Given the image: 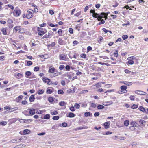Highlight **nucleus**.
Listing matches in <instances>:
<instances>
[{
	"label": "nucleus",
	"instance_id": "6ab92c4d",
	"mask_svg": "<svg viewBox=\"0 0 148 148\" xmlns=\"http://www.w3.org/2000/svg\"><path fill=\"white\" fill-rule=\"evenodd\" d=\"M47 31L46 30L41 31L39 32L38 35L40 36H42L46 33Z\"/></svg>",
	"mask_w": 148,
	"mask_h": 148
},
{
	"label": "nucleus",
	"instance_id": "5701e85b",
	"mask_svg": "<svg viewBox=\"0 0 148 148\" xmlns=\"http://www.w3.org/2000/svg\"><path fill=\"white\" fill-rule=\"evenodd\" d=\"M58 33L59 34V36H62V30L61 29H59L58 32Z\"/></svg>",
	"mask_w": 148,
	"mask_h": 148
},
{
	"label": "nucleus",
	"instance_id": "20e7f679",
	"mask_svg": "<svg viewBox=\"0 0 148 148\" xmlns=\"http://www.w3.org/2000/svg\"><path fill=\"white\" fill-rule=\"evenodd\" d=\"M135 92L136 94L138 95H147L145 94H146L145 92L141 90H136L135 91Z\"/></svg>",
	"mask_w": 148,
	"mask_h": 148
},
{
	"label": "nucleus",
	"instance_id": "ddd939ff",
	"mask_svg": "<svg viewBox=\"0 0 148 148\" xmlns=\"http://www.w3.org/2000/svg\"><path fill=\"white\" fill-rule=\"evenodd\" d=\"M103 39V38L101 36H100L98 38L97 41L100 44L102 42Z\"/></svg>",
	"mask_w": 148,
	"mask_h": 148
},
{
	"label": "nucleus",
	"instance_id": "f8f14e48",
	"mask_svg": "<svg viewBox=\"0 0 148 148\" xmlns=\"http://www.w3.org/2000/svg\"><path fill=\"white\" fill-rule=\"evenodd\" d=\"M35 99L34 95H32L29 98V101L31 102H33L34 101Z\"/></svg>",
	"mask_w": 148,
	"mask_h": 148
},
{
	"label": "nucleus",
	"instance_id": "c756f323",
	"mask_svg": "<svg viewBox=\"0 0 148 148\" xmlns=\"http://www.w3.org/2000/svg\"><path fill=\"white\" fill-rule=\"evenodd\" d=\"M1 31L3 35H5L7 34L6 30L5 28L2 29Z\"/></svg>",
	"mask_w": 148,
	"mask_h": 148
},
{
	"label": "nucleus",
	"instance_id": "c9c22d12",
	"mask_svg": "<svg viewBox=\"0 0 148 148\" xmlns=\"http://www.w3.org/2000/svg\"><path fill=\"white\" fill-rule=\"evenodd\" d=\"M127 60H136V58L135 56H132V57H129L127 58Z\"/></svg>",
	"mask_w": 148,
	"mask_h": 148
},
{
	"label": "nucleus",
	"instance_id": "5fc2aeb1",
	"mask_svg": "<svg viewBox=\"0 0 148 148\" xmlns=\"http://www.w3.org/2000/svg\"><path fill=\"white\" fill-rule=\"evenodd\" d=\"M7 124V123L5 121H2L0 123V124L2 125H5Z\"/></svg>",
	"mask_w": 148,
	"mask_h": 148
},
{
	"label": "nucleus",
	"instance_id": "4468645a",
	"mask_svg": "<svg viewBox=\"0 0 148 148\" xmlns=\"http://www.w3.org/2000/svg\"><path fill=\"white\" fill-rule=\"evenodd\" d=\"M33 14L32 13H28L26 15V17L27 18L29 19L31 18L33 16Z\"/></svg>",
	"mask_w": 148,
	"mask_h": 148
},
{
	"label": "nucleus",
	"instance_id": "bb28decb",
	"mask_svg": "<svg viewBox=\"0 0 148 148\" xmlns=\"http://www.w3.org/2000/svg\"><path fill=\"white\" fill-rule=\"evenodd\" d=\"M23 120L24 121H23V122L26 123H28L29 122H30L32 121V120L30 119H24Z\"/></svg>",
	"mask_w": 148,
	"mask_h": 148
},
{
	"label": "nucleus",
	"instance_id": "e433bc0d",
	"mask_svg": "<svg viewBox=\"0 0 148 148\" xmlns=\"http://www.w3.org/2000/svg\"><path fill=\"white\" fill-rule=\"evenodd\" d=\"M47 38H51L52 37V34L51 33H49L47 34H45Z\"/></svg>",
	"mask_w": 148,
	"mask_h": 148
},
{
	"label": "nucleus",
	"instance_id": "a19ab883",
	"mask_svg": "<svg viewBox=\"0 0 148 148\" xmlns=\"http://www.w3.org/2000/svg\"><path fill=\"white\" fill-rule=\"evenodd\" d=\"M32 64V62L30 61H28L27 62V66H30Z\"/></svg>",
	"mask_w": 148,
	"mask_h": 148
},
{
	"label": "nucleus",
	"instance_id": "0e129e2a",
	"mask_svg": "<svg viewBox=\"0 0 148 148\" xmlns=\"http://www.w3.org/2000/svg\"><path fill=\"white\" fill-rule=\"evenodd\" d=\"M74 106L76 108H79V107H80L79 105L77 103H75V104Z\"/></svg>",
	"mask_w": 148,
	"mask_h": 148
},
{
	"label": "nucleus",
	"instance_id": "de8ad7c7",
	"mask_svg": "<svg viewBox=\"0 0 148 148\" xmlns=\"http://www.w3.org/2000/svg\"><path fill=\"white\" fill-rule=\"evenodd\" d=\"M80 56H81V58H86V55L85 54H84V53H83L82 54H81L80 55Z\"/></svg>",
	"mask_w": 148,
	"mask_h": 148
},
{
	"label": "nucleus",
	"instance_id": "ea45409f",
	"mask_svg": "<svg viewBox=\"0 0 148 148\" xmlns=\"http://www.w3.org/2000/svg\"><path fill=\"white\" fill-rule=\"evenodd\" d=\"M59 118V117L58 116H55L53 117L52 119L53 120H58Z\"/></svg>",
	"mask_w": 148,
	"mask_h": 148
},
{
	"label": "nucleus",
	"instance_id": "2eb2a0df",
	"mask_svg": "<svg viewBox=\"0 0 148 148\" xmlns=\"http://www.w3.org/2000/svg\"><path fill=\"white\" fill-rule=\"evenodd\" d=\"M75 115L72 112H70L69 113L68 115L67 116L68 117L72 118L75 117Z\"/></svg>",
	"mask_w": 148,
	"mask_h": 148
},
{
	"label": "nucleus",
	"instance_id": "13d9d810",
	"mask_svg": "<svg viewBox=\"0 0 148 148\" xmlns=\"http://www.w3.org/2000/svg\"><path fill=\"white\" fill-rule=\"evenodd\" d=\"M6 6H7L9 8H10L12 10H13L14 9V7L13 6H12L11 5L8 4Z\"/></svg>",
	"mask_w": 148,
	"mask_h": 148
},
{
	"label": "nucleus",
	"instance_id": "f03ea898",
	"mask_svg": "<svg viewBox=\"0 0 148 148\" xmlns=\"http://www.w3.org/2000/svg\"><path fill=\"white\" fill-rule=\"evenodd\" d=\"M25 77H26L27 78H29L30 79L32 78V77H29V76H30L32 74V73L31 72L29 71H26L25 73ZM36 77L35 76H34L33 77V78H35Z\"/></svg>",
	"mask_w": 148,
	"mask_h": 148
},
{
	"label": "nucleus",
	"instance_id": "0eeeda50",
	"mask_svg": "<svg viewBox=\"0 0 148 148\" xmlns=\"http://www.w3.org/2000/svg\"><path fill=\"white\" fill-rule=\"evenodd\" d=\"M110 122L108 121L107 122H106L104 123V126L105 127V129L108 128L110 127Z\"/></svg>",
	"mask_w": 148,
	"mask_h": 148
},
{
	"label": "nucleus",
	"instance_id": "39448f33",
	"mask_svg": "<svg viewBox=\"0 0 148 148\" xmlns=\"http://www.w3.org/2000/svg\"><path fill=\"white\" fill-rule=\"evenodd\" d=\"M105 14H106V13L102 12L100 14H99L98 21H100L101 19L103 18Z\"/></svg>",
	"mask_w": 148,
	"mask_h": 148
},
{
	"label": "nucleus",
	"instance_id": "f257e3e1",
	"mask_svg": "<svg viewBox=\"0 0 148 148\" xmlns=\"http://www.w3.org/2000/svg\"><path fill=\"white\" fill-rule=\"evenodd\" d=\"M42 80L45 83L47 82V84L49 85H50L51 84L52 82L48 78L43 77Z\"/></svg>",
	"mask_w": 148,
	"mask_h": 148
},
{
	"label": "nucleus",
	"instance_id": "69168bd1",
	"mask_svg": "<svg viewBox=\"0 0 148 148\" xmlns=\"http://www.w3.org/2000/svg\"><path fill=\"white\" fill-rule=\"evenodd\" d=\"M130 99L131 100L134 101V97L133 95H131L130 97Z\"/></svg>",
	"mask_w": 148,
	"mask_h": 148
},
{
	"label": "nucleus",
	"instance_id": "e2e57ef3",
	"mask_svg": "<svg viewBox=\"0 0 148 148\" xmlns=\"http://www.w3.org/2000/svg\"><path fill=\"white\" fill-rule=\"evenodd\" d=\"M64 67V66L63 65H61L59 67V69L60 70H62L63 68Z\"/></svg>",
	"mask_w": 148,
	"mask_h": 148
},
{
	"label": "nucleus",
	"instance_id": "4c0bfd02",
	"mask_svg": "<svg viewBox=\"0 0 148 148\" xmlns=\"http://www.w3.org/2000/svg\"><path fill=\"white\" fill-rule=\"evenodd\" d=\"M97 88L101 87V83H98L95 85Z\"/></svg>",
	"mask_w": 148,
	"mask_h": 148
},
{
	"label": "nucleus",
	"instance_id": "b1692460",
	"mask_svg": "<svg viewBox=\"0 0 148 148\" xmlns=\"http://www.w3.org/2000/svg\"><path fill=\"white\" fill-rule=\"evenodd\" d=\"M97 108L98 109H101L104 108V106L102 105L99 104L97 106Z\"/></svg>",
	"mask_w": 148,
	"mask_h": 148
},
{
	"label": "nucleus",
	"instance_id": "6e6552de",
	"mask_svg": "<svg viewBox=\"0 0 148 148\" xmlns=\"http://www.w3.org/2000/svg\"><path fill=\"white\" fill-rule=\"evenodd\" d=\"M49 70L48 71V72L49 73H53L54 72L55 70V69L52 66H50L49 68Z\"/></svg>",
	"mask_w": 148,
	"mask_h": 148
},
{
	"label": "nucleus",
	"instance_id": "3c124183",
	"mask_svg": "<svg viewBox=\"0 0 148 148\" xmlns=\"http://www.w3.org/2000/svg\"><path fill=\"white\" fill-rule=\"evenodd\" d=\"M136 122H132L131 123L130 125H132V126H136Z\"/></svg>",
	"mask_w": 148,
	"mask_h": 148
},
{
	"label": "nucleus",
	"instance_id": "8fccbe9b",
	"mask_svg": "<svg viewBox=\"0 0 148 148\" xmlns=\"http://www.w3.org/2000/svg\"><path fill=\"white\" fill-rule=\"evenodd\" d=\"M29 131V130L27 129V130H24L23 131V132L24 134H28Z\"/></svg>",
	"mask_w": 148,
	"mask_h": 148
},
{
	"label": "nucleus",
	"instance_id": "f704fd0d",
	"mask_svg": "<svg viewBox=\"0 0 148 148\" xmlns=\"http://www.w3.org/2000/svg\"><path fill=\"white\" fill-rule=\"evenodd\" d=\"M44 91L43 89L39 90L38 92V93L39 95H40L43 94L44 93Z\"/></svg>",
	"mask_w": 148,
	"mask_h": 148
},
{
	"label": "nucleus",
	"instance_id": "7c9ffc66",
	"mask_svg": "<svg viewBox=\"0 0 148 148\" xmlns=\"http://www.w3.org/2000/svg\"><path fill=\"white\" fill-rule=\"evenodd\" d=\"M50 117V115L47 114L45 115L44 116V118L46 119H49Z\"/></svg>",
	"mask_w": 148,
	"mask_h": 148
},
{
	"label": "nucleus",
	"instance_id": "1a4fd4ad",
	"mask_svg": "<svg viewBox=\"0 0 148 148\" xmlns=\"http://www.w3.org/2000/svg\"><path fill=\"white\" fill-rule=\"evenodd\" d=\"M21 27L20 26H17L14 27L13 29L14 32H16L18 30H19L21 29Z\"/></svg>",
	"mask_w": 148,
	"mask_h": 148
},
{
	"label": "nucleus",
	"instance_id": "dca6fc26",
	"mask_svg": "<svg viewBox=\"0 0 148 148\" xmlns=\"http://www.w3.org/2000/svg\"><path fill=\"white\" fill-rule=\"evenodd\" d=\"M15 13H16V15L17 16H19L21 14V11L20 10H15L14 11Z\"/></svg>",
	"mask_w": 148,
	"mask_h": 148
},
{
	"label": "nucleus",
	"instance_id": "6e6d98bb",
	"mask_svg": "<svg viewBox=\"0 0 148 148\" xmlns=\"http://www.w3.org/2000/svg\"><path fill=\"white\" fill-rule=\"evenodd\" d=\"M80 104L82 107H84V108L86 107L87 106V104L82 103H80Z\"/></svg>",
	"mask_w": 148,
	"mask_h": 148
},
{
	"label": "nucleus",
	"instance_id": "aec40b11",
	"mask_svg": "<svg viewBox=\"0 0 148 148\" xmlns=\"http://www.w3.org/2000/svg\"><path fill=\"white\" fill-rule=\"evenodd\" d=\"M138 109L142 111L143 112L145 113V112H146V109L143 107L140 106L139 107Z\"/></svg>",
	"mask_w": 148,
	"mask_h": 148
},
{
	"label": "nucleus",
	"instance_id": "473e14b6",
	"mask_svg": "<svg viewBox=\"0 0 148 148\" xmlns=\"http://www.w3.org/2000/svg\"><path fill=\"white\" fill-rule=\"evenodd\" d=\"M48 101L50 103H52L54 101L53 98L52 97H49L48 99Z\"/></svg>",
	"mask_w": 148,
	"mask_h": 148
},
{
	"label": "nucleus",
	"instance_id": "a878e982",
	"mask_svg": "<svg viewBox=\"0 0 148 148\" xmlns=\"http://www.w3.org/2000/svg\"><path fill=\"white\" fill-rule=\"evenodd\" d=\"M129 124V120H126L124 122V125L126 126H127Z\"/></svg>",
	"mask_w": 148,
	"mask_h": 148
},
{
	"label": "nucleus",
	"instance_id": "9d476101",
	"mask_svg": "<svg viewBox=\"0 0 148 148\" xmlns=\"http://www.w3.org/2000/svg\"><path fill=\"white\" fill-rule=\"evenodd\" d=\"M23 97V96L22 95L19 96L18 97L16 98V101L17 102H19L20 101L21 99H22Z\"/></svg>",
	"mask_w": 148,
	"mask_h": 148
},
{
	"label": "nucleus",
	"instance_id": "864d4df0",
	"mask_svg": "<svg viewBox=\"0 0 148 148\" xmlns=\"http://www.w3.org/2000/svg\"><path fill=\"white\" fill-rule=\"evenodd\" d=\"M138 107V106L137 105H136L135 104H134L132 105V108L134 109H136Z\"/></svg>",
	"mask_w": 148,
	"mask_h": 148
},
{
	"label": "nucleus",
	"instance_id": "774afa93",
	"mask_svg": "<svg viewBox=\"0 0 148 148\" xmlns=\"http://www.w3.org/2000/svg\"><path fill=\"white\" fill-rule=\"evenodd\" d=\"M129 128L132 131H134L135 130V128L134 126H131L129 127Z\"/></svg>",
	"mask_w": 148,
	"mask_h": 148
},
{
	"label": "nucleus",
	"instance_id": "423d86ee",
	"mask_svg": "<svg viewBox=\"0 0 148 148\" xmlns=\"http://www.w3.org/2000/svg\"><path fill=\"white\" fill-rule=\"evenodd\" d=\"M59 59L60 60H66V57L64 55L60 54L59 55Z\"/></svg>",
	"mask_w": 148,
	"mask_h": 148
},
{
	"label": "nucleus",
	"instance_id": "a211bd4d",
	"mask_svg": "<svg viewBox=\"0 0 148 148\" xmlns=\"http://www.w3.org/2000/svg\"><path fill=\"white\" fill-rule=\"evenodd\" d=\"M112 103L113 102L112 101H109L104 103V104H103V105L106 106H107L109 105H111Z\"/></svg>",
	"mask_w": 148,
	"mask_h": 148
},
{
	"label": "nucleus",
	"instance_id": "49530a36",
	"mask_svg": "<svg viewBox=\"0 0 148 148\" xmlns=\"http://www.w3.org/2000/svg\"><path fill=\"white\" fill-rule=\"evenodd\" d=\"M39 70V68L38 67H35L34 68V70L35 71H38Z\"/></svg>",
	"mask_w": 148,
	"mask_h": 148
},
{
	"label": "nucleus",
	"instance_id": "603ef678",
	"mask_svg": "<svg viewBox=\"0 0 148 148\" xmlns=\"http://www.w3.org/2000/svg\"><path fill=\"white\" fill-rule=\"evenodd\" d=\"M70 109L71 111H74L75 110V109L73 106H71L70 108Z\"/></svg>",
	"mask_w": 148,
	"mask_h": 148
},
{
	"label": "nucleus",
	"instance_id": "bf43d9fd",
	"mask_svg": "<svg viewBox=\"0 0 148 148\" xmlns=\"http://www.w3.org/2000/svg\"><path fill=\"white\" fill-rule=\"evenodd\" d=\"M67 125V124L66 123L64 122L62 124V126L64 127H66Z\"/></svg>",
	"mask_w": 148,
	"mask_h": 148
},
{
	"label": "nucleus",
	"instance_id": "4be33fe9",
	"mask_svg": "<svg viewBox=\"0 0 148 148\" xmlns=\"http://www.w3.org/2000/svg\"><path fill=\"white\" fill-rule=\"evenodd\" d=\"M96 104H95L93 103H92L91 104V106H90V107H92L94 108H95L96 107ZM89 109L90 110H91L90 107L89 108Z\"/></svg>",
	"mask_w": 148,
	"mask_h": 148
},
{
	"label": "nucleus",
	"instance_id": "2f4dec72",
	"mask_svg": "<svg viewBox=\"0 0 148 148\" xmlns=\"http://www.w3.org/2000/svg\"><path fill=\"white\" fill-rule=\"evenodd\" d=\"M93 16L95 18H97L98 20V17L99 16V14L96 13H94L93 14Z\"/></svg>",
	"mask_w": 148,
	"mask_h": 148
},
{
	"label": "nucleus",
	"instance_id": "c85d7f7f",
	"mask_svg": "<svg viewBox=\"0 0 148 148\" xmlns=\"http://www.w3.org/2000/svg\"><path fill=\"white\" fill-rule=\"evenodd\" d=\"M123 83L125 84L127 86L131 85L132 84V82H125Z\"/></svg>",
	"mask_w": 148,
	"mask_h": 148
},
{
	"label": "nucleus",
	"instance_id": "7ed1b4c3",
	"mask_svg": "<svg viewBox=\"0 0 148 148\" xmlns=\"http://www.w3.org/2000/svg\"><path fill=\"white\" fill-rule=\"evenodd\" d=\"M29 111V115L31 116L35 114V109L34 108H29L28 109Z\"/></svg>",
	"mask_w": 148,
	"mask_h": 148
},
{
	"label": "nucleus",
	"instance_id": "37998d69",
	"mask_svg": "<svg viewBox=\"0 0 148 148\" xmlns=\"http://www.w3.org/2000/svg\"><path fill=\"white\" fill-rule=\"evenodd\" d=\"M47 93L48 94H50L53 92L52 90L51 89H48L47 90Z\"/></svg>",
	"mask_w": 148,
	"mask_h": 148
},
{
	"label": "nucleus",
	"instance_id": "a18cd8bd",
	"mask_svg": "<svg viewBox=\"0 0 148 148\" xmlns=\"http://www.w3.org/2000/svg\"><path fill=\"white\" fill-rule=\"evenodd\" d=\"M73 30L72 28H69V32L71 34H72L73 33Z\"/></svg>",
	"mask_w": 148,
	"mask_h": 148
},
{
	"label": "nucleus",
	"instance_id": "58836bf2",
	"mask_svg": "<svg viewBox=\"0 0 148 148\" xmlns=\"http://www.w3.org/2000/svg\"><path fill=\"white\" fill-rule=\"evenodd\" d=\"M128 36L127 35H123L122 36V38L123 40H125L128 38Z\"/></svg>",
	"mask_w": 148,
	"mask_h": 148
},
{
	"label": "nucleus",
	"instance_id": "680f3d73",
	"mask_svg": "<svg viewBox=\"0 0 148 148\" xmlns=\"http://www.w3.org/2000/svg\"><path fill=\"white\" fill-rule=\"evenodd\" d=\"M70 67L68 65L66 66L65 67L66 69L68 71H69L70 70Z\"/></svg>",
	"mask_w": 148,
	"mask_h": 148
},
{
	"label": "nucleus",
	"instance_id": "09e8293b",
	"mask_svg": "<svg viewBox=\"0 0 148 148\" xmlns=\"http://www.w3.org/2000/svg\"><path fill=\"white\" fill-rule=\"evenodd\" d=\"M58 94H62L64 93V92L61 90H59L58 91Z\"/></svg>",
	"mask_w": 148,
	"mask_h": 148
},
{
	"label": "nucleus",
	"instance_id": "f3484780",
	"mask_svg": "<svg viewBox=\"0 0 148 148\" xmlns=\"http://www.w3.org/2000/svg\"><path fill=\"white\" fill-rule=\"evenodd\" d=\"M139 123L140 124L142 125L143 126L145 125V121L144 120H140L139 121Z\"/></svg>",
	"mask_w": 148,
	"mask_h": 148
},
{
	"label": "nucleus",
	"instance_id": "c03bdc74",
	"mask_svg": "<svg viewBox=\"0 0 148 148\" xmlns=\"http://www.w3.org/2000/svg\"><path fill=\"white\" fill-rule=\"evenodd\" d=\"M114 56L116 57H117L118 56V50H116L115 51V52L114 53Z\"/></svg>",
	"mask_w": 148,
	"mask_h": 148
},
{
	"label": "nucleus",
	"instance_id": "052dcab7",
	"mask_svg": "<svg viewBox=\"0 0 148 148\" xmlns=\"http://www.w3.org/2000/svg\"><path fill=\"white\" fill-rule=\"evenodd\" d=\"M100 114V113L99 112H96L94 113V116L95 117H97L99 116Z\"/></svg>",
	"mask_w": 148,
	"mask_h": 148
},
{
	"label": "nucleus",
	"instance_id": "393cba45",
	"mask_svg": "<svg viewBox=\"0 0 148 148\" xmlns=\"http://www.w3.org/2000/svg\"><path fill=\"white\" fill-rule=\"evenodd\" d=\"M59 104L60 106H65L66 105L67 103L64 101H61L59 103Z\"/></svg>",
	"mask_w": 148,
	"mask_h": 148
},
{
	"label": "nucleus",
	"instance_id": "4d7b16f0",
	"mask_svg": "<svg viewBox=\"0 0 148 148\" xmlns=\"http://www.w3.org/2000/svg\"><path fill=\"white\" fill-rule=\"evenodd\" d=\"M43 29L42 28L39 27H38L37 28V30L39 32H40L41 31H43Z\"/></svg>",
	"mask_w": 148,
	"mask_h": 148
},
{
	"label": "nucleus",
	"instance_id": "9b49d317",
	"mask_svg": "<svg viewBox=\"0 0 148 148\" xmlns=\"http://www.w3.org/2000/svg\"><path fill=\"white\" fill-rule=\"evenodd\" d=\"M58 43L60 45H63L65 44L64 41L62 40L61 38H59L58 41Z\"/></svg>",
	"mask_w": 148,
	"mask_h": 148
},
{
	"label": "nucleus",
	"instance_id": "79ce46f5",
	"mask_svg": "<svg viewBox=\"0 0 148 148\" xmlns=\"http://www.w3.org/2000/svg\"><path fill=\"white\" fill-rule=\"evenodd\" d=\"M50 113L52 115H56L58 114V112L56 111L51 112Z\"/></svg>",
	"mask_w": 148,
	"mask_h": 148
},
{
	"label": "nucleus",
	"instance_id": "cd10ccee",
	"mask_svg": "<svg viewBox=\"0 0 148 148\" xmlns=\"http://www.w3.org/2000/svg\"><path fill=\"white\" fill-rule=\"evenodd\" d=\"M127 88V87L125 86H122L120 88L123 91L126 90Z\"/></svg>",
	"mask_w": 148,
	"mask_h": 148
},
{
	"label": "nucleus",
	"instance_id": "72a5a7b5",
	"mask_svg": "<svg viewBox=\"0 0 148 148\" xmlns=\"http://www.w3.org/2000/svg\"><path fill=\"white\" fill-rule=\"evenodd\" d=\"M128 60V64H130L132 65L133 64L134 62L132 60Z\"/></svg>",
	"mask_w": 148,
	"mask_h": 148
},
{
	"label": "nucleus",
	"instance_id": "338daca9",
	"mask_svg": "<svg viewBox=\"0 0 148 148\" xmlns=\"http://www.w3.org/2000/svg\"><path fill=\"white\" fill-rule=\"evenodd\" d=\"M65 76H67L68 77L69 79H71V76L69 75L68 73H67L65 74Z\"/></svg>",
	"mask_w": 148,
	"mask_h": 148
},
{
	"label": "nucleus",
	"instance_id": "412c9836",
	"mask_svg": "<svg viewBox=\"0 0 148 148\" xmlns=\"http://www.w3.org/2000/svg\"><path fill=\"white\" fill-rule=\"evenodd\" d=\"M84 115H85V116L86 117L92 116V114L89 112H85L84 114Z\"/></svg>",
	"mask_w": 148,
	"mask_h": 148
}]
</instances>
